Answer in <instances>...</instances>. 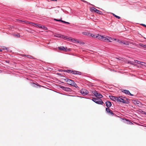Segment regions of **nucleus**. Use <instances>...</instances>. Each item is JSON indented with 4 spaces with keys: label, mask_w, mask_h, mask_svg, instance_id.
<instances>
[{
    "label": "nucleus",
    "mask_w": 146,
    "mask_h": 146,
    "mask_svg": "<svg viewBox=\"0 0 146 146\" xmlns=\"http://www.w3.org/2000/svg\"><path fill=\"white\" fill-rule=\"evenodd\" d=\"M122 92L123 93H125L126 94H127L129 95H130L131 96H133V95L131 94L129 92V91L127 90H123L122 91Z\"/></svg>",
    "instance_id": "6e6552de"
},
{
    "label": "nucleus",
    "mask_w": 146,
    "mask_h": 146,
    "mask_svg": "<svg viewBox=\"0 0 146 146\" xmlns=\"http://www.w3.org/2000/svg\"><path fill=\"white\" fill-rule=\"evenodd\" d=\"M30 24H31V25H32L33 26H35L36 25H38L37 24H36V23H34L31 22L30 23Z\"/></svg>",
    "instance_id": "412c9836"
},
{
    "label": "nucleus",
    "mask_w": 146,
    "mask_h": 146,
    "mask_svg": "<svg viewBox=\"0 0 146 146\" xmlns=\"http://www.w3.org/2000/svg\"><path fill=\"white\" fill-rule=\"evenodd\" d=\"M110 110H111L109 108H106V111L108 112H109Z\"/></svg>",
    "instance_id": "393cba45"
},
{
    "label": "nucleus",
    "mask_w": 146,
    "mask_h": 146,
    "mask_svg": "<svg viewBox=\"0 0 146 146\" xmlns=\"http://www.w3.org/2000/svg\"><path fill=\"white\" fill-rule=\"evenodd\" d=\"M139 102H136L134 103L135 105H138V104H139Z\"/></svg>",
    "instance_id": "2f4dec72"
},
{
    "label": "nucleus",
    "mask_w": 146,
    "mask_h": 146,
    "mask_svg": "<svg viewBox=\"0 0 146 146\" xmlns=\"http://www.w3.org/2000/svg\"><path fill=\"white\" fill-rule=\"evenodd\" d=\"M24 56H25L27 57L28 58H31L32 57V56L31 55H24Z\"/></svg>",
    "instance_id": "bb28decb"
},
{
    "label": "nucleus",
    "mask_w": 146,
    "mask_h": 146,
    "mask_svg": "<svg viewBox=\"0 0 146 146\" xmlns=\"http://www.w3.org/2000/svg\"><path fill=\"white\" fill-rule=\"evenodd\" d=\"M139 45L140 46L143 47L144 48H146V45L142 43H140Z\"/></svg>",
    "instance_id": "f3484780"
},
{
    "label": "nucleus",
    "mask_w": 146,
    "mask_h": 146,
    "mask_svg": "<svg viewBox=\"0 0 146 146\" xmlns=\"http://www.w3.org/2000/svg\"><path fill=\"white\" fill-rule=\"evenodd\" d=\"M58 48L60 50L63 51H65L66 50V49L64 48L63 46L59 47Z\"/></svg>",
    "instance_id": "4468645a"
},
{
    "label": "nucleus",
    "mask_w": 146,
    "mask_h": 146,
    "mask_svg": "<svg viewBox=\"0 0 146 146\" xmlns=\"http://www.w3.org/2000/svg\"><path fill=\"white\" fill-rule=\"evenodd\" d=\"M82 1L83 2H84V3H88L86 1L84 0H82Z\"/></svg>",
    "instance_id": "72a5a7b5"
},
{
    "label": "nucleus",
    "mask_w": 146,
    "mask_h": 146,
    "mask_svg": "<svg viewBox=\"0 0 146 146\" xmlns=\"http://www.w3.org/2000/svg\"><path fill=\"white\" fill-rule=\"evenodd\" d=\"M97 35H90V36H91L92 37H94L95 38H96V36H97Z\"/></svg>",
    "instance_id": "c85d7f7f"
},
{
    "label": "nucleus",
    "mask_w": 146,
    "mask_h": 146,
    "mask_svg": "<svg viewBox=\"0 0 146 146\" xmlns=\"http://www.w3.org/2000/svg\"><path fill=\"white\" fill-rule=\"evenodd\" d=\"M3 49H5L6 50H7V48L6 47H3Z\"/></svg>",
    "instance_id": "e433bc0d"
},
{
    "label": "nucleus",
    "mask_w": 146,
    "mask_h": 146,
    "mask_svg": "<svg viewBox=\"0 0 146 146\" xmlns=\"http://www.w3.org/2000/svg\"><path fill=\"white\" fill-rule=\"evenodd\" d=\"M107 38H108V39H109V40L111 41V40H116V39H115V38H111L110 37H106Z\"/></svg>",
    "instance_id": "2eb2a0df"
},
{
    "label": "nucleus",
    "mask_w": 146,
    "mask_h": 146,
    "mask_svg": "<svg viewBox=\"0 0 146 146\" xmlns=\"http://www.w3.org/2000/svg\"><path fill=\"white\" fill-rule=\"evenodd\" d=\"M135 62L136 63H138V64H141V62L140 61H139L137 60H135Z\"/></svg>",
    "instance_id": "4be33fe9"
},
{
    "label": "nucleus",
    "mask_w": 146,
    "mask_h": 146,
    "mask_svg": "<svg viewBox=\"0 0 146 146\" xmlns=\"http://www.w3.org/2000/svg\"><path fill=\"white\" fill-rule=\"evenodd\" d=\"M142 26H144L145 27H146V25H145V24H142L141 25Z\"/></svg>",
    "instance_id": "f704fd0d"
},
{
    "label": "nucleus",
    "mask_w": 146,
    "mask_h": 146,
    "mask_svg": "<svg viewBox=\"0 0 146 146\" xmlns=\"http://www.w3.org/2000/svg\"><path fill=\"white\" fill-rule=\"evenodd\" d=\"M54 36L56 37H59V38H61V35H54Z\"/></svg>",
    "instance_id": "a878e982"
},
{
    "label": "nucleus",
    "mask_w": 146,
    "mask_h": 146,
    "mask_svg": "<svg viewBox=\"0 0 146 146\" xmlns=\"http://www.w3.org/2000/svg\"><path fill=\"white\" fill-rule=\"evenodd\" d=\"M60 87L62 88L63 90L67 92H70L71 91V89L68 88H67L63 86H61Z\"/></svg>",
    "instance_id": "0eeeda50"
},
{
    "label": "nucleus",
    "mask_w": 146,
    "mask_h": 146,
    "mask_svg": "<svg viewBox=\"0 0 146 146\" xmlns=\"http://www.w3.org/2000/svg\"><path fill=\"white\" fill-rule=\"evenodd\" d=\"M106 106L108 107V108H110V107H111V103L110 102H109V101H107L106 103Z\"/></svg>",
    "instance_id": "9b49d317"
},
{
    "label": "nucleus",
    "mask_w": 146,
    "mask_h": 146,
    "mask_svg": "<svg viewBox=\"0 0 146 146\" xmlns=\"http://www.w3.org/2000/svg\"><path fill=\"white\" fill-rule=\"evenodd\" d=\"M82 34L84 35H89H89H90L89 33H88V32H83L82 33Z\"/></svg>",
    "instance_id": "a211bd4d"
},
{
    "label": "nucleus",
    "mask_w": 146,
    "mask_h": 146,
    "mask_svg": "<svg viewBox=\"0 0 146 146\" xmlns=\"http://www.w3.org/2000/svg\"><path fill=\"white\" fill-rule=\"evenodd\" d=\"M92 93L97 97L99 98H102L103 96L100 93L96 90L92 91Z\"/></svg>",
    "instance_id": "39448f33"
},
{
    "label": "nucleus",
    "mask_w": 146,
    "mask_h": 146,
    "mask_svg": "<svg viewBox=\"0 0 146 146\" xmlns=\"http://www.w3.org/2000/svg\"><path fill=\"white\" fill-rule=\"evenodd\" d=\"M97 35H90V36H91L92 37H94L95 38H96V36H97Z\"/></svg>",
    "instance_id": "cd10ccee"
},
{
    "label": "nucleus",
    "mask_w": 146,
    "mask_h": 146,
    "mask_svg": "<svg viewBox=\"0 0 146 146\" xmlns=\"http://www.w3.org/2000/svg\"><path fill=\"white\" fill-rule=\"evenodd\" d=\"M61 22H63V23H67V24H69L70 23H68V22H66L65 21H62V20L61 21Z\"/></svg>",
    "instance_id": "7c9ffc66"
},
{
    "label": "nucleus",
    "mask_w": 146,
    "mask_h": 146,
    "mask_svg": "<svg viewBox=\"0 0 146 146\" xmlns=\"http://www.w3.org/2000/svg\"><path fill=\"white\" fill-rule=\"evenodd\" d=\"M72 70H64V72H67V73H72Z\"/></svg>",
    "instance_id": "dca6fc26"
},
{
    "label": "nucleus",
    "mask_w": 146,
    "mask_h": 146,
    "mask_svg": "<svg viewBox=\"0 0 146 146\" xmlns=\"http://www.w3.org/2000/svg\"><path fill=\"white\" fill-rule=\"evenodd\" d=\"M80 93L82 95L84 96L88 93V91L86 89L83 88L81 90Z\"/></svg>",
    "instance_id": "423d86ee"
},
{
    "label": "nucleus",
    "mask_w": 146,
    "mask_h": 146,
    "mask_svg": "<svg viewBox=\"0 0 146 146\" xmlns=\"http://www.w3.org/2000/svg\"><path fill=\"white\" fill-rule=\"evenodd\" d=\"M92 9L95 12L97 13H98L100 14L101 13V12L99 10H98L95 8L94 7H92Z\"/></svg>",
    "instance_id": "9d476101"
},
{
    "label": "nucleus",
    "mask_w": 146,
    "mask_h": 146,
    "mask_svg": "<svg viewBox=\"0 0 146 146\" xmlns=\"http://www.w3.org/2000/svg\"><path fill=\"white\" fill-rule=\"evenodd\" d=\"M117 102H122L123 103H126L127 102V99L122 96H119L118 97Z\"/></svg>",
    "instance_id": "7ed1b4c3"
},
{
    "label": "nucleus",
    "mask_w": 146,
    "mask_h": 146,
    "mask_svg": "<svg viewBox=\"0 0 146 146\" xmlns=\"http://www.w3.org/2000/svg\"><path fill=\"white\" fill-rule=\"evenodd\" d=\"M61 38H62L63 39H69V40L70 41L72 40H73V39H69L67 37V36H66L62 35H61Z\"/></svg>",
    "instance_id": "ddd939ff"
},
{
    "label": "nucleus",
    "mask_w": 146,
    "mask_h": 146,
    "mask_svg": "<svg viewBox=\"0 0 146 146\" xmlns=\"http://www.w3.org/2000/svg\"><path fill=\"white\" fill-rule=\"evenodd\" d=\"M108 113H110L112 115H114V113L111 110H110Z\"/></svg>",
    "instance_id": "b1692460"
},
{
    "label": "nucleus",
    "mask_w": 146,
    "mask_h": 146,
    "mask_svg": "<svg viewBox=\"0 0 146 146\" xmlns=\"http://www.w3.org/2000/svg\"><path fill=\"white\" fill-rule=\"evenodd\" d=\"M65 80L67 82V84H68L74 86L76 88L78 87L77 85L73 80L68 78H66L65 79Z\"/></svg>",
    "instance_id": "f257e3e1"
},
{
    "label": "nucleus",
    "mask_w": 146,
    "mask_h": 146,
    "mask_svg": "<svg viewBox=\"0 0 146 146\" xmlns=\"http://www.w3.org/2000/svg\"><path fill=\"white\" fill-rule=\"evenodd\" d=\"M72 74H80L81 73L80 72L76 71L75 70H72Z\"/></svg>",
    "instance_id": "f8f14e48"
},
{
    "label": "nucleus",
    "mask_w": 146,
    "mask_h": 146,
    "mask_svg": "<svg viewBox=\"0 0 146 146\" xmlns=\"http://www.w3.org/2000/svg\"><path fill=\"white\" fill-rule=\"evenodd\" d=\"M52 1H56L57 0H52Z\"/></svg>",
    "instance_id": "58836bf2"
},
{
    "label": "nucleus",
    "mask_w": 146,
    "mask_h": 146,
    "mask_svg": "<svg viewBox=\"0 0 146 146\" xmlns=\"http://www.w3.org/2000/svg\"><path fill=\"white\" fill-rule=\"evenodd\" d=\"M96 38H98L99 39L104 41H108V42H111L107 37H104L103 36H101L99 34H98L97 36H96Z\"/></svg>",
    "instance_id": "f03ea898"
},
{
    "label": "nucleus",
    "mask_w": 146,
    "mask_h": 146,
    "mask_svg": "<svg viewBox=\"0 0 146 146\" xmlns=\"http://www.w3.org/2000/svg\"><path fill=\"white\" fill-rule=\"evenodd\" d=\"M54 20H56V21H62V20L57 19H54Z\"/></svg>",
    "instance_id": "473e14b6"
},
{
    "label": "nucleus",
    "mask_w": 146,
    "mask_h": 146,
    "mask_svg": "<svg viewBox=\"0 0 146 146\" xmlns=\"http://www.w3.org/2000/svg\"><path fill=\"white\" fill-rule=\"evenodd\" d=\"M124 42L121 41H120V42H119V43H121V44H123V43Z\"/></svg>",
    "instance_id": "c9c22d12"
},
{
    "label": "nucleus",
    "mask_w": 146,
    "mask_h": 146,
    "mask_svg": "<svg viewBox=\"0 0 146 146\" xmlns=\"http://www.w3.org/2000/svg\"><path fill=\"white\" fill-rule=\"evenodd\" d=\"M14 35L15 36H16V37H19L20 36V34H18L17 35Z\"/></svg>",
    "instance_id": "c756f323"
},
{
    "label": "nucleus",
    "mask_w": 146,
    "mask_h": 146,
    "mask_svg": "<svg viewBox=\"0 0 146 146\" xmlns=\"http://www.w3.org/2000/svg\"><path fill=\"white\" fill-rule=\"evenodd\" d=\"M117 42H118L119 43V42H120V40H119L118 39V40H117Z\"/></svg>",
    "instance_id": "4c0bfd02"
},
{
    "label": "nucleus",
    "mask_w": 146,
    "mask_h": 146,
    "mask_svg": "<svg viewBox=\"0 0 146 146\" xmlns=\"http://www.w3.org/2000/svg\"><path fill=\"white\" fill-rule=\"evenodd\" d=\"M109 97L110 99L113 101L117 102L118 97L114 96H110Z\"/></svg>",
    "instance_id": "1a4fd4ad"
},
{
    "label": "nucleus",
    "mask_w": 146,
    "mask_h": 146,
    "mask_svg": "<svg viewBox=\"0 0 146 146\" xmlns=\"http://www.w3.org/2000/svg\"><path fill=\"white\" fill-rule=\"evenodd\" d=\"M92 100L93 101L98 104L102 105L104 103L102 100L100 99H97L96 98H92Z\"/></svg>",
    "instance_id": "20e7f679"
},
{
    "label": "nucleus",
    "mask_w": 146,
    "mask_h": 146,
    "mask_svg": "<svg viewBox=\"0 0 146 146\" xmlns=\"http://www.w3.org/2000/svg\"><path fill=\"white\" fill-rule=\"evenodd\" d=\"M112 14L115 17H116L118 19H119L120 18V17H119L118 16H117L116 15L112 13Z\"/></svg>",
    "instance_id": "6ab92c4d"
},
{
    "label": "nucleus",
    "mask_w": 146,
    "mask_h": 146,
    "mask_svg": "<svg viewBox=\"0 0 146 146\" xmlns=\"http://www.w3.org/2000/svg\"><path fill=\"white\" fill-rule=\"evenodd\" d=\"M2 50L1 49H0V52H2Z\"/></svg>",
    "instance_id": "ea45409f"
},
{
    "label": "nucleus",
    "mask_w": 146,
    "mask_h": 146,
    "mask_svg": "<svg viewBox=\"0 0 146 146\" xmlns=\"http://www.w3.org/2000/svg\"><path fill=\"white\" fill-rule=\"evenodd\" d=\"M36 24H37L38 25H36L37 27H38L40 28H42V26L41 25H40L38 23H36Z\"/></svg>",
    "instance_id": "aec40b11"
},
{
    "label": "nucleus",
    "mask_w": 146,
    "mask_h": 146,
    "mask_svg": "<svg viewBox=\"0 0 146 146\" xmlns=\"http://www.w3.org/2000/svg\"><path fill=\"white\" fill-rule=\"evenodd\" d=\"M123 44H125L126 45H128L129 44V43L128 42H124L123 43Z\"/></svg>",
    "instance_id": "5701e85b"
}]
</instances>
